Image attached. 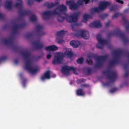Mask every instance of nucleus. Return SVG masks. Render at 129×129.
I'll list each match as a JSON object with an SVG mask.
<instances>
[{
	"instance_id": "46",
	"label": "nucleus",
	"mask_w": 129,
	"mask_h": 129,
	"mask_svg": "<svg viewBox=\"0 0 129 129\" xmlns=\"http://www.w3.org/2000/svg\"><path fill=\"white\" fill-rule=\"evenodd\" d=\"M5 17L4 15L0 13V19L2 20H4Z\"/></svg>"
},
{
	"instance_id": "26",
	"label": "nucleus",
	"mask_w": 129,
	"mask_h": 129,
	"mask_svg": "<svg viewBox=\"0 0 129 129\" xmlns=\"http://www.w3.org/2000/svg\"><path fill=\"white\" fill-rule=\"evenodd\" d=\"M122 20L124 22V23L126 25L125 29L126 30L128 31L129 30V22L127 21L126 19L124 17L122 18Z\"/></svg>"
},
{
	"instance_id": "33",
	"label": "nucleus",
	"mask_w": 129,
	"mask_h": 129,
	"mask_svg": "<svg viewBox=\"0 0 129 129\" xmlns=\"http://www.w3.org/2000/svg\"><path fill=\"white\" fill-rule=\"evenodd\" d=\"M34 36V34L33 32L29 33L26 34V37L27 39H28L33 37Z\"/></svg>"
},
{
	"instance_id": "50",
	"label": "nucleus",
	"mask_w": 129,
	"mask_h": 129,
	"mask_svg": "<svg viewBox=\"0 0 129 129\" xmlns=\"http://www.w3.org/2000/svg\"><path fill=\"white\" fill-rule=\"evenodd\" d=\"M124 67L125 70H126L128 69V66L127 64H125L124 65Z\"/></svg>"
},
{
	"instance_id": "54",
	"label": "nucleus",
	"mask_w": 129,
	"mask_h": 129,
	"mask_svg": "<svg viewBox=\"0 0 129 129\" xmlns=\"http://www.w3.org/2000/svg\"><path fill=\"white\" fill-rule=\"evenodd\" d=\"M90 0H84V1L85 2V3L86 4L88 3L89 2V1Z\"/></svg>"
},
{
	"instance_id": "53",
	"label": "nucleus",
	"mask_w": 129,
	"mask_h": 129,
	"mask_svg": "<svg viewBox=\"0 0 129 129\" xmlns=\"http://www.w3.org/2000/svg\"><path fill=\"white\" fill-rule=\"evenodd\" d=\"M128 75V73L127 72H126L125 73L124 75V77H126Z\"/></svg>"
},
{
	"instance_id": "20",
	"label": "nucleus",
	"mask_w": 129,
	"mask_h": 129,
	"mask_svg": "<svg viewBox=\"0 0 129 129\" xmlns=\"http://www.w3.org/2000/svg\"><path fill=\"white\" fill-rule=\"evenodd\" d=\"M57 8L59 10V11L58 12H60V13H65V12L67 10V7L63 4L59 5L57 7Z\"/></svg>"
},
{
	"instance_id": "28",
	"label": "nucleus",
	"mask_w": 129,
	"mask_h": 129,
	"mask_svg": "<svg viewBox=\"0 0 129 129\" xmlns=\"http://www.w3.org/2000/svg\"><path fill=\"white\" fill-rule=\"evenodd\" d=\"M59 3L57 2H55L54 3H49L47 5V7L48 8H51L56 6Z\"/></svg>"
},
{
	"instance_id": "51",
	"label": "nucleus",
	"mask_w": 129,
	"mask_h": 129,
	"mask_svg": "<svg viewBox=\"0 0 129 129\" xmlns=\"http://www.w3.org/2000/svg\"><path fill=\"white\" fill-rule=\"evenodd\" d=\"M63 40H59L57 41V42L58 43L61 44L63 43Z\"/></svg>"
},
{
	"instance_id": "21",
	"label": "nucleus",
	"mask_w": 129,
	"mask_h": 129,
	"mask_svg": "<svg viewBox=\"0 0 129 129\" xmlns=\"http://www.w3.org/2000/svg\"><path fill=\"white\" fill-rule=\"evenodd\" d=\"M50 74V71H48L46 72L41 77V80L43 81L46 79H50L51 77Z\"/></svg>"
},
{
	"instance_id": "44",
	"label": "nucleus",
	"mask_w": 129,
	"mask_h": 129,
	"mask_svg": "<svg viewBox=\"0 0 129 129\" xmlns=\"http://www.w3.org/2000/svg\"><path fill=\"white\" fill-rule=\"evenodd\" d=\"M86 61L88 64L89 65H91L93 63V62L91 60H87Z\"/></svg>"
},
{
	"instance_id": "34",
	"label": "nucleus",
	"mask_w": 129,
	"mask_h": 129,
	"mask_svg": "<svg viewBox=\"0 0 129 129\" xmlns=\"http://www.w3.org/2000/svg\"><path fill=\"white\" fill-rule=\"evenodd\" d=\"M122 14L120 13H117L115 14L112 17V19H114L115 18H117L118 16H122Z\"/></svg>"
},
{
	"instance_id": "13",
	"label": "nucleus",
	"mask_w": 129,
	"mask_h": 129,
	"mask_svg": "<svg viewBox=\"0 0 129 129\" xmlns=\"http://www.w3.org/2000/svg\"><path fill=\"white\" fill-rule=\"evenodd\" d=\"M26 24L25 23H23L21 24H17L14 23L13 27V33L16 34L18 32L19 29L23 28L26 26Z\"/></svg>"
},
{
	"instance_id": "6",
	"label": "nucleus",
	"mask_w": 129,
	"mask_h": 129,
	"mask_svg": "<svg viewBox=\"0 0 129 129\" xmlns=\"http://www.w3.org/2000/svg\"><path fill=\"white\" fill-rule=\"evenodd\" d=\"M3 42L5 45H12V48L15 51H17L20 49L18 46L13 45L14 44V39L13 37H10L7 40H3Z\"/></svg>"
},
{
	"instance_id": "18",
	"label": "nucleus",
	"mask_w": 129,
	"mask_h": 129,
	"mask_svg": "<svg viewBox=\"0 0 129 129\" xmlns=\"http://www.w3.org/2000/svg\"><path fill=\"white\" fill-rule=\"evenodd\" d=\"M89 26L91 28L94 27L96 28H99L102 26V25L100 23V21L99 20L97 22L94 21L91 23L89 25Z\"/></svg>"
},
{
	"instance_id": "55",
	"label": "nucleus",
	"mask_w": 129,
	"mask_h": 129,
	"mask_svg": "<svg viewBox=\"0 0 129 129\" xmlns=\"http://www.w3.org/2000/svg\"><path fill=\"white\" fill-rule=\"evenodd\" d=\"M129 9H127L125 10H124V11L125 12H128V11H129Z\"/></svg>"
},
{
	"instance_id": "14",
	"label": "nucleus",
	"mask_w": 129,
	"mask_h": 129,
	"mask_svg": "<svg viewBox=\"0 0 129 129\" xmlns=\"http://www.w3.org/2000/svg\"><path fill=\"white\" fill-rule=\"evenodd\" d=\"M31 44L36 49H41L44 47L43 44L39 41H32Z\"/></svg>"
},
{
	"instance_id": "27",
	"label": "nucleus",
	"mask_w": 129,
	"mask_h": 129,
	"mask_svg": "<svg viewBox=\"0 0 129 129\" xmlns=\"http://www.w3.org/2000/svg\"><path fill=\"white\" fill-rule=\"evenodd\" d=\"M76 93L78 96H83L84 95L83 90L81 88H79L76 91Z\"/></svg>"
},
{
	"instance_id": "12",
	"label": "nucleus",
	"mask_w": 129,
	"mask_h": 129,
	"mask_svg": "<svg viewBox=\"0 0 129 129\" xmlns=\"http://www.w3.org/2000/svg\"><path fill=\"white\" fill-rule=\"evenodd\" d=\"M66 4L69 6V9L72 10H75L78 9L79 7L78 5L76 4L73 1H68L66 2Z\"/></svg>"
},
{
	"instance_id": "39",
	"label": "nucleus",
	"mask_w": 129,
	"mask_h": 129,
	"mask_svg": "<svg viewBox=\"0 0 129 129\" xmlns=\"http://www.w3.org/2000/svg\"><path fill=\"white\" fill-rule=\"evenodd\" d=\"M84 0H78L77 2V4L79 6H80L82 5L83 4Z\"/></svg>"
},
{
	"instance_id": "42",
	"label": "nucleus",
	"mask_w": 129,
	"mask_h": 129,
	"mask_svg": "<svg viewBox=\"0 0 129 129\" xmlns=\"http://www.w3.org/2000/svg\"><path fill=\"white\" fill-rule=\"evenodd\" d=\"M110 82H107L104 83V85L105 86H108L110 85Z\"/></svg>"
},
{
	"instance_id": "60",
	"label": "nucleus",
	"mask_w": 129,
	"mask_h": 129,
	"mask_svg": "<svg viewBox=\"0 0 129 129\" xmlns=\"http://www.w3.org/2000/svg\"><path fill=\"white\" fill-rule=\"evenodd\" d=\"M98 0H92V1H97Z\"/></svg>"
},
{
	"instance_id": "37",
	"label": "nucleus",
	"mask_w": 129,
	"mask_h": 129,
	"mask_svg": "<svg viewBox=\"0 0 129 129\" xmlns=\"http://www.w3.org/2000/svg\"><path fill=\"white\" fill-rule=\"evenodd\" d=\"M87 75H89L91 74L92 71L91 69L89 67H87Z\"/></svg>"
},
{
	"instance_id": "36",
	"label": "nucleus",
	"mask_w": 129,
	"mask_h": 129,
	"mask_svg": "<svg viewBox=\"0 0 129 129\" xmlns=\"http://www.w3.org/2000/svg\"><path fill=\"white\" fill-rule=\"evenodd\" d=\"M86 81V80L84 78L78 79L76 81V82L77 84H79L82 82H84Z\"/></svg>"
},
{
	"instance_id": "22",
	"label": "nucleus",
	"mask_w": 129,
	"mask_h": 129,
	"mask_svg": "<svg viewBox=\"0 0 129 129\" xmlns=\"http://www.w3.org/2000/svg\"><path fill=\"white\" fill-rule=\"evenodd\" d=\"M80 44V42L77 41L72 40L70 42V45L74 48H77Z\"/></svg>"
},
{
	"instance_id": "10",
	"label": "nucleus",
	"mask_w": 129,
	"mask_h": 129,
	"mask_svg": "<svg viewBox=\"0 0 129 129\" xmlns=\"http://www.w3.org/2000/svg\"><path fill=\"white\" fill-rule=\"evenodd\" d=\"M72 70L74 73L77 74L76 73V71L75 69L73 67H70L67 66H65L63 67L61 69V71L62 73L67 75H68L69 74L70 71Z\"/></svg>"
},
{
	"instance_id": "59",
	"label": "nucleus",
	"mask_w": 129,
	"mask_h": 129,
	"mask_svg": "<svg viewBox=\"0 0 129 129\" xmlns=\"http://www.w3.org/2000/svg\"><path fill=\"white\" fill-rule=\"evenodd\" d=\"M56 75L55 74L53 75V77H56Z\"/></svg>"
},
{
	"instance_id": "29",
	"label": "nucleus",
	"mask_w": 129,
	"mask_h": 129,
	"mask_svg": "<svg viewBox=\"0 0 129 129\" xmlns=\"http://www.w3.org/2000/svg\"><path fill=\"white\" fill-rule=\"evenodd\" d=\"M64 35L65 33L64 30H62L57 32L56 34V35L58 37H61Z\"/></svg>"
},
{
	"instance_id": "3",
	"label": "nucleus",
	"mask_w": 129,
	"mask_h": 129,
	"mask_svg": "<svg viewBox=\"0 0 129 129\" xmlns=\"http://www.w3.org/2000/svg\"><path fill=\"white\" fill-rule=\"evenodd\" d=\"M91 57L94 58L97 61L94 65L95 67L97 68L102 67L104 61L106 60L108 57V56L107 55L104 56H98L94 54H91Z\"/></svg>"
},
{
	"instance_id": "16",
	"label": "nucleus",
	"mask_w": 129,
	"mask_h": 129,
	"mask_svg": "<svg viewBox=\"0 0 129 129\" xmlns=\"http://www.w3.org/2000/svg\"><path fill=\"white\" fill-rule=\"evenodd\" d=\"M31 12L30 10H27L24 9H22L21 10H19V13L20 16L21 17H23L27 15H30Z\"/></svg>"
},
{
	"instance_id": "63",
	"label": "nucleus",
	"mask_w": 129,
	"mask_h": 129,
	"mask_svg": "<svg viewBox=\"0 0 129 129\" xmlns=\"http://www.w3.org/2000/svg\"><path fill=\"white\" fill-rule=\"evenodd\" d=\"M17 20H16V21H15V22H17Z\"/></svg>"
},
{
	"instance_id": "61",
	"label": "nucleus",
	"mask_w": 129,
	"mask_h": 129,
	"mask_svg": "<svg viewBox=\"0 0 129 129\" xmlns=\"http://www.w3.org/2000/svg\"><path fill=\"white\" fill-rule=\"evenodd\" d=\"M23 85H24V82H23Z\"/></svg>"
},
{
	"instance_id": "5",
	"label": "nucleus",
	"mask_w": 129,
	"mask_h": 129,
	"mask_svg": "<svg viewBox=\"0 0 129 129\" xmlns=\"http://www.w3.org/2000/svg\"><path fill=\"white\" fill-rule=\"evenodd\" d=\"M119 36L123 40V42L124 43H127L128 41L127 39L125 37L124 34L122 33L119 28H117L115 31L109 33L108 34V36L109 37L112 36Z\"/></svg>"
},
{
	"instance_id": "58",
	"label": "nucleus",
	"mask_w": 129,
	"mask_h": 129,
	"mask_svg": "<svg viewBox=\"0 0 129 129\" xmlns=\"http://www.w3.org/2000/svg\"><path fill=\"white\" fill-rule=\"evenodd\" d=\"M71 27L72 28H74V25H71Z\"/></svg>"
},
{
	"instance_id": "24",
	"label": "nucleus",
	"mask_w": 129,
	"mask_h": 129,
	"mask_svg": "<svg viewBox=\"0 0 129 129\" xmlns=\"http://www.w3.org/2000/svg\"><path fill=\"white\" fill-rule=\"evenodd\" d=\"M22 2L21 0H18L15 6L18 8L19 11L22 9Z\"/></svg>"
},
{
	"instance_id": "41",
	"label": "nucleus",
	"mask_w": 129,
	"mask_h": 129,
	"mask_svg": "<svg viewBox=\"0 0 129 129\" xmlns=\"http://www.w3.org/2000/svg\"><path fill=\"white\" fill-rule=\"evenodd\" d=\"M117 90V89L116 88H113L111 89L110 90V92L112 93L115 92Z\"/></svg>"
},
{
	"instance_id": "32",
	"label": "nucleus",
	"mask_w": 129,
	"mask_h": 129,
	"mask_svg": "<svg viewBox=\"0 0 129 129\" xmlns=\"http://www.w3.org/2000/svg\"><path fill=\"white\" fill-rule=\"evenodd\" d=\"M101 11L99 7L98 8H95L91 9V13H93L94 12H99Z\"/></svg>"
},
{
	"instance_id": "49",
	"label": "nucleus",
	"mask_w": 129,
	"mask_h": 129,
	"mask_svg": "<svg viewBox=\"0 0 129 129\" xmlns=\"http://www.w3.org/2000/svg\"><path fill=\"white\" fill-rule=\"evenodd\" d=\"M110 23V21H108V22H107L105 24V26L106 27H107L109 26Z\"/></svg>"
},
{
	"instance_id": "15",
	"label": "nucleus",
	"mask_w": 129,
	"mask_h": 129,
	"mask_svg": "<svg viewBox=\"0 0 129 129\" xmlns=\"http://www.w3.org/2000/svg\"><path fill=\"white\" fill-rule=\"evenodd\" d=\"M111 4L108 1L102 2L99 5V7L102 11L106 9L107 6H110Z\"/></svg>"
},
{
	"instance_id": "2",
	"label": "nucleus",
	"mask_w": 129,
	"mask_h": 129,
	"mask_svg": "<svg viewBox=\"0 0 129 129\" xmlns=\"http://www.w3.org/2000/svg\"><path fill=\"white\" fill-rule=\"evenodd\" d=\"M21 53L25 60V69L31 74H34L36 73L38 69L34 68L31 64V61L30 58L31 55L30 53L26 50L21 51Z\"/></svg>"
},
{
	"instance_id": "62",
	"label": "nucleus",
	"mask_w": 129,
	"mask_h": 129,
	"mask_svg": "<svg viewBox=\"0 0 129 129\" xmlns=\"http://www.w3.org/2000/svg\"><path fill=\"white\" fill-rule=\"evenodd\" d=\"M122 87V85H120V87Z\"/></svg>"
},
{
	"instance_id": "30",
	"label": "nucleus",
	"mask_w": 129,
	"mask_h": 129,
	"mask_svg": "<svg viewBox=\"0 0 129 129\" xmlns=\"http://www.w3.org/2000/svg\"><path fill=\"white\" fill-rule=\"evenodd\" d=\"M64 54L68 57H71L73 56V53L71 51H67L65 52Z\"/></svg>"
},
{
	"instance_id": "23",
	"label": "nucleus",
	"mask_w": 129,
	"mask_h": 129,
	"mask_svg": "<svg viewBox=\"0 0 129 129\" xmlns=\"http://www.w3.org/2000/svg\"><path fill=\"white\" fill-rule=\"evenodd\" d=\"M92 16L88 14H85L84 15L83 17V20H82V22L87 23L88 19H92Z\"/></svg>"
},
{
	"instance_id": "4",
	"label": "nucleus",
	"mask_w": 129,
	"mask_h": 129,
	"mask_svg": "<svg viewBox=\"0 0 129 129\" xmlns=\"http://www.w3.org/2000/svg\"><path fill=\"white\" fill-rule=\"evenodd\" d=\"M123 53L122 50H114L113 51L112 55L115 56V58L110 61L109 64V67L115 65L118 62L119 56Z\"/></svg>"
},
{
	"instance_id": "47",
	"label": "nucleus",
	"mask_w": 129,
	"mask_h": 129,
	"mask_svg": "<svg viewBox=\"0 0 129 129\" xmlns=\"http://www.w3.org/2000/svg\"><path fill=\"white\" fill-rule=\"evenodd\" d=\"M33 3L32 0H28V4L29 5H31Z\"/></svg>"
},
{
	"instance_id": "56",
	"label": "nucleus",
	"mask_w": 129,
	"mask_h": 129,
	"mask_svg": "<svg viewBox=\"0 0 129 129\" xmlns=\"http://www.w3.org/2000/svg\"><path fill=\"white\" fill-rule=\"evenodd\" d=\"M14 62L16 64H17L18 63V61L17 60H16L14 61Z\"/></svg>"
},
{
	"instance_id": "45",
	"label": "nucleus",
	"mask_w": 129,
	"mask_h": 129,
	"mask_svg": "<svg viewBox=\"0 0 129 129\" xmlns=\"http://www.w3.org/2000/svg\"><path fill=\"white\" fill-rule=\"evenodd\" d=\"M6 57H3L0 58V63L2 61H4L6 59Z\"/></svg>"
},
{
	"instance_id": "11",
	"label": "nucleus",
	"mask_w": 129,
	"mask_h": 129,
	"mask_svg": "<svg viewBox=\"0 0 129 129\" xmlns=\"http://www.w3.org/2000/svg\"><path fill=\"white\" fill-rule=\"evenodd\" d=\"M63 55L60 53H58L55 56L52 61V63L54 64L62 63L63 59Z\"/></svg>"
},
{
	"instance_id": "9",
	"label": "nucleus",
	"mask_w": 129,
	"mask_h": 129,
	"mask_svg": "<svg viewBox=\"0 0 129 129\" xmlns=\"http://www.w3.org/2000/svg\"><path fill=\"white\" fill-rule=\"evenodd\" d=\"M103 73L105 74H108V78L111 81H114L116 79L117 74L114 72L108 70L104 71Z\"/></svg>"
},
{
	"instance_id": "43",
	"label": "nucleus",
	"mask_w": 129,
	"mask_h": 129,
	"mask_svg": "<svg viewBox=\"0 0 129 129\" xmlns=\"http://www.w3.org/2000/svg\"><path fill=\"white\" fill-rule=\"evenodd\" d=\"M115 7L114 6H112L110 9V11H114L116 10Z\"/></svg>"
},
{
	"instance_id": "40",
	"label": "nucleus",
	"mask_w": 129,
	"mask_h": 129,
	"mask_svg": "<svg viewBox=\"0 0 129 129\" xmlns=\"http://www.w3.org/2000/svg\"><path fill=\"white\" fill-rule=\"evenodd\" d=\"M81 86L82 87H89L90 85L88 84H81Z\"/></svg>"
},
{
	"instance_id": "8",
	"label": "nucleus",
	"mask_w": 129,
	"mask_h": 129,
	"mask_svg": "<svg viewBox=\"0 0 129 129\" xmlns=\"http://www.w3.org/2000/svg\"><path fill=\"white\" fill-rule=\"evenodd\" d=\"M77 37H80L85 39H88L89 37V33L88 31L82 30H78L76 34Z\"/></svg>"
},
{
	"instance_id": "19",
	"label": "nucleus",
	"mask_w": 129,
	"mask_h": 129,
	"mask_svg": "<svg viewBox=\"0 0 129 129\" xmlns=\"http://www.w3.org/2000/svg\"><path fill=\"white\" fill-rule=\"evenodd\" d=\"M47 51H54L57 50L58 48L55 45H52L46 47L45 49Z\"/></svg>"
},
{
	"instance_id": "25",
	"label": "nucleus",
	"mask_w": 129,
	"mask_h": 129,
	"mask_svg": "<svg viewBox=\"0 0 129 129\" xmlns=\"http://www.w3.org/2000/svg\"><path fill=\"white\" fill-rule=\"evenodd\" d=\"M13 2L12 1H7L5 7L8 9H11L12 7Z\"/></svg>"
},
{
	"instance_id": "57",
	"label": "nucleus",
	"mask_w": 129,
	"mask_h": 129,
	"mask_svg": "<svg viewBox=\"0 0 129 129\" xmlns=\"http://www.w3.org/2000/svg\"><path fill=\"white\" fill-rule=\"evenodd\" d=\"M41 57H42V56H39L38 57V59H39L40 58H41Z\"/></svg>"
},
{
	"instance_id": "1",
	"label": "nucleus",
	"mask_w": 129,
	"mask_h": 129,
	"mask_svg": "<svg viewBox=\"0 0 129 129\" xmlns=\"http://www.w3.org/2000/svg\"><path fill=\"white\" fill-rule=\"evenodd\" d=\"M57 9L52 11H48L43 12L42 15L43 19L44 20L49 19L51 15H57V19L58 21L62 22L65 19L66 21L70 23L76 22L78 20V18L79 14L78 13H75L72 15L69 16L65 13H60L56 11Z\"/></svg>"
},
{
	"instance_id": "52",
	"label": "nucleus",
	"mask_w": 129,
	"mask_h": 129,
	"mask_svg": "<svg viewBox=\"0 0 129 129\" xmlns=\"http://www.w3.org/2000/svg\"><path fill=\"white\" fill-rule=\"evenodd\" d=\"M51 57V54H49L47 56V59L50 58Z\"/></svg>"
},
{
	"instance_id": "31",
	"label": "nucleus",
	"mask_w": 129,
	"mask_h": 129,
	"mask_svg": "<svg viewBox=\"0 0 129 129\" xmlns=\"http://www.w3.org/2000/svg\"><path fill=\"white\" fill-rule=\"evenodd\" d=\"M30 20L32 22L36 21L37 20V18L35 14L32 15L30 17Z\"/></svg>"
},
{
	"instance_id": "17",
	"label": "nucleus",
	"mask_w": 129,
	"mask_h": 129,
	"mask_svg": "<svg viewBox=\"0 0 129 129\" xmlns=\"http://www.w3.org/2000/svg\"><path fill=\"white\" fill-rule=\"evenodd\" d=\"M36 28L39 35L41 36L45 34V33L43 31L44 27L43 26L38 25L36 26Z\"/></svg>"
},
{
	"instance_id": "7",
	"label": "nucleus",
	"mask_w": 129,
	"mask_h": 129,
	"mask_svg": "<svg viewBox=\"0 0 129 129\" xmlns=\"http://www.w3.org/2000/svg\"><path fill=\"white\" fill-rule=\"evenodd\" d=\"M101 38V35L98 34L97 35L96 39L99 43L96 44V46L97 48L100 49L103 48V46L102 45L107 44L108 43V41L102 39Z\"/></svg>"
},
{
	"instance_id": "38",
	"label": "nucleus",
	"mask_w": 129,
	"mask_h": 129,
	"mask_svg": "<svg viewBox=\"0 0 129 129\" xmlns=\"http://www.w3.org/2000/svg\"><path fill=\"white\" fill-rule=\"evenodd\" d=\"M108 15V14H104L101 15L100 16L101 18L102 19H104L107 17Z\"/></svg>"
},
{
	"instance_id": "48",
	"label": "nucleus",
	"mask_w": 129,
	"mask_h": 129,
	"mask_svg": "<svg viewBox=\"0 0 129 129\" xmlns=\"http://www.w3.org/2000/svg\"><path fill=\"white\" fill-rule=\"evenodd\" d=\"M116 2L121 4H123L124 3L122 1L120 0H117Z\"/></svg>"
},
{
	"instance_id": "35",
	"label": "nucleus",
	"mask_w": 129,
	"mask_h": 129,
	"mask_svg": "<svg viewBox=\"0 0 129 129\" xmlns=\"http://www.w3.org/2000/svg\"><path fill=\"white\" fill-rule=\"evenodd\" d=\"M84 60V58L83 57H80L77 60V62L78 63L82 64Z\"/></svg>"
}]
</instances>
